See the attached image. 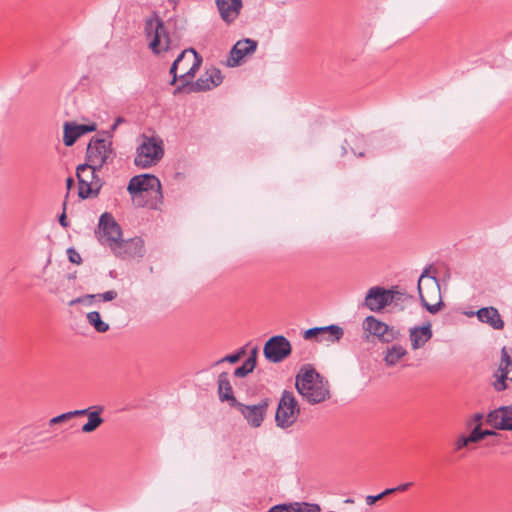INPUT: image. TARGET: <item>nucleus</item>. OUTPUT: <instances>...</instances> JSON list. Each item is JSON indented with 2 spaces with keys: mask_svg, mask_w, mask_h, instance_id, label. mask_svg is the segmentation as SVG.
Returning a JSON list of instances; mask_svg holds the SVG:
<instances>
[{
  "mask_svg": "<svg viewBox=\"0 0 512 512\" xmlns=\"http://www.w3.org/2000/svg\"><path fill=\"white\" fill-rule=\"evenodd\" d=\"M180 90H181V88H180V87H179V88H177V89L175 90V93H177V92H178V91H180Z\"/></svg>",
  "mask_w": 512,
  "mask_h": 512,
  "instance_id": "nucleus-52",
  "label": "nucleus"
},
{
  "mask_svg": "<svg viewBox=\"0 0 512 512\" xmlns=\"http://www.w3.org/2000/svg\"><path fill=\"white\" fill-rule=\"evenodd\" d=\"M470 444V441L468 440V436L461 435L455 442H454V448L456 451H459L463 449L464 447L468 446Z\"/></svg>",
  "mask_w": 512,
  "mask_h": 512,
  "instance_id": "nucleus-36",
  "label": "nucleus"
},
{
  "mask_svg": "<svg viewBox=\"0 0 512 512\" xmlns=\"http://www.w3.org/2000/svg\"><path fill=\"white\" fill-rule=\"evenodd\" d=\"M494 387L497 391L506 389V380L512 381V361L505 347L501 350V362L495 374Z\"/></svg>",
  "mask_w": 512,
  "mask_h": 512,
  "instance_id": "nucleus-19",
  "label": "nucleus"
},
{
  "mask_svg": "<svg viewBox=\"0 0 512 512\" xmlns=\"http://www.w3.org/2000/svg\"><path fill=\"white\" fill-rule=\"evenodd\" d=\"M185 64H181L179 66V69L182 71V73L186 72L190 67L191 64H188V62H184Z\"/></svg>",
  "mask_w": 512,
  "mask_h": 512,
  "instance_id": "nucleus-43",
  "label": "nucleus"
},
{
  "mask_svg": "<svg viewBox=\"0 0 512 512\" xmlns=\"http://www.w3.org/2000/svg\"><path fill=\"white\" fill-rule=\"evenodd\" d=\"M291 350L289 340L282 335H276L266 341L263 353L270 362L279 363L291 354Z\"/></svg>",
  "mask_w": 512,
  "mask_h": 512,
  "instance_id": "nucleus-12",
  "label": "nucleus"
},
{
  "mask_svg": "<svg viewBox=\"0 0 512 512\" xmlns=\"http://www.w3.org/2000/svg\"><path fill=\"white\" fill-rule=\"evenodd\" d=\"M267 512H321V508L318 504L314 503L293 502L275 505Z\"/></svg>",
  "mask_w": 512,
  "mask_h": 512,
  "instance_id": "nucleus-25",
  "label": "nucleus"
},
{
  "mask_svg": "<svg viewBox=\"0 0 512 512\" xmlns=\"http://www.w3.org/2000/svg\"><path fill=\"white\" fill-rule=\"evenodd\" d=\"M97 408H98V411L90 410V412L87 414L88 421L81 428V431L83 433H91V432L95 431L103 423L104 420L100 416V412L103 410V408L102 407H97Z\"/></svg>",
  "mask_w": 512,
  "mask_h": 512,
  "instance_id": "nucleus-27",
  "label": "nucleus"
},
{
  "mask_svg": "<svg viewBox=\"0 0 512 512\" xmlns=\"http://www.w3.org/2000/svg\"><path fill=\"white\" fill-rule=\"evenodd\" d=\"M127 190L135 201L138 197L149 195L155 200L162 199L160 180L151 174H141L134 176L128 183Z\"/></svg>",
  "mask_w": 512,
  "mask_h": 512,
  "instance_id": "nucleus-8",
  "label": "nucleus"
},
{
  "mask_svg": "<svg viewBox=\"0 0 512 512\" xmlns=\"http://www.w3.org/2000/svg\"><path fill=\"white\" fill-rule=\"evenodd\" d=\"M70 414L69 412H65L63 414H60L58 416H55L53 418H51L49 420V425L52 426V425H55V424H59V423H62L64 421H67V420H70Z\"/></svg>",
  "mask_w": 512,
  "mask_h": 512,
  "instance_id": "nucleus-37",
  "label": "nucleus"
},
{
  "mask_svg": "<svg viewBox=\"0 0 512 512\" xmlns=\"http://www.w3.org/2000/svg\"><path fill=\"white\" fill-rule=\"evenodd\" d=\"M66 207V203H64V208ZM59 223L62 227L66 228L68 227V222H67V218H66V213H65V210L63 211V213L59 216Z\"/></svg>",
  "mask_w": 512,
  "mask_h": 512,
  "instance_id": "nucleus-42",
  "label": "nucleus"
},
{
  "mask_svg": "<svg viewBox=\"0 0 512 512\" xmlns=\"http://www.w3.org/2000/svg\"><path fill=\"white\" fill-rule=\"evenodd\" d=\"M297 392L308 403H322L331 397L329 382L310 364L304 365L295 379Z\"/></svg>",
  "mask_w": 512,
  "mask_h": 512,
  "instance_id": "nucleus-1",
  "label": "nucleus"
},
{
  "mask_svg": "<svg viewBox=\"0 0 512 512\" xmlns=\"http://www.w3.org/2000/svg\"><path fill=\"white\" fill-rule=\"evenodd\" d=\"M257 45V41L249 38L237 41L230 51L227 66H239L246 56L252 55L256 51Z\"/></svg>",
  "mask_w": 512,
  "mask_h": 512,
  "instance_id": "nucleus-17",
  "label": "nucleus"
},
{
  "mask_svg": "<svg viewBox=\"0 0 512 512\" xmlns=\"http://www.w3.org/2000/svg\"><path fill=\"white\" fill-rule=\"evenodd\" d=\"M406 354L407 351L403 346L394 344L387 348L384 361L387 366H395Z\"/></svg>",
  "mask_w": 512,
  "mask_h": 512,
  "instance_id": "nucleus-26",
  "label": "nucleus"
},
{
  "mask_svg": "<svg viewBox=\"0 0 512 512\" xmlns=\"http://www.w3.org/2000/svg\"><path fill=\"white\" fill-rule=\"evenodd\" d=\"M145 33L150 38L149 47L154 53L159 54L169 50L170 38L164 22L158 16L145 21Z\"/></svg>",
  "mask_w": 512,
  "mask_h": 512,
  "instance_id": "nucleus-9",
  "label": "nucleus"
},
{
  "mask_svg": "<svg viewBox=\"0 0 512 512\" xmlns=\"http://www.w3.org/2000/svg\"><path fill=\"white\" fill-rule=\"evenodd\" d=\"M221 19L232 23L239 16L243 7L242 0H215Z\"/></svg>",
  "mask_w": 512,
  "mask_h": 512,
  "instance_id": "nucleus-21",
  "label": "nucleus"
},
{
  "mask_svg": "<svg viewBox=\"0 0 512 512\" xmlns=\"http://www.w3.org/2000/svg\"><path fill=\"white\" fill-rule=\"evenodd\" d=\"M90 410H91V408L69 411L70 418L72 419L73 417L81 416V415H86L87 416V414L90 412Z\"/></svg>",
  "mask_w": 512,
  "mask_h": 512,
  "instance_id": "nucleus-40",
  "label": "nucleus"
},
{
  "mask_svg": "<svg viewBox=\"0 0 512 512\" xmlns=\"http://www.w3.org/2000/svg\"><path fill=\"white\" fill-rule=\"evenodd\" d=\"M257 354H258V349H257V347H254L251 350L250 355H249V357L246 360H252L253 361V365L256 366Z\"/></svg>",
  "mask_w": 512,
  "mask_h": 512,
  "instance_id": "nucleus-41",
  "label": "nucleus"
},
{
  "mask_svg": "<svg viewBox=\"0 0 512 512\" xmlns=\"http://www.w3.org/2000/svg\"><path fill=\"white\" fill-rule=\"evenodd\" d=\"M96 130L95 124H76L66 122L64 124L63 142L66 146H72L79 137Z\"/></svg>",
  "mask_w": 512,
  "mask_h": 512,
  "instance_id": "nucleus-20",
  "label": "nucleus"
},
{
  "mask_svg": "<svg viewBox=\"0 0 512 512\" xmlns=\"http://www.w3.org/2000/svg\"><path fill=\"white\" fill-rule=\"evenodd\" d=\"M202 63V58L193 49H186L182 51L170 68L172 75L171 84L174 85L177 78L182 81L183 85H188L191 78L194 77Z\"/></svg>",
  "mask_w": 512,
  "mask_h": 512,
  "instance_id": "nucleus-2",
  "label": "nucleus"
},
{
  "mask_svg": "<svg viewBox=\"0 0 512 512\" xmlns=\"http://www.w3.org/2000/svg\"><path fill=\"white\" fill-rule=\"evenodd\" d=\"M482 419H483V414H481V413H476V414L474 415V420H475L476 422H480Z\"/></svg>",
  "mask_w": 512,
  "mask_h": 512,
  "instance_id": "nucleus-46",
  "label": "nucleus"
},
{
  "mask_svg": "<svg viewBox=\"0 0 512 512\" xmlns=\"http://www.w3.org/2000/svg\"><path fill=\"white\" fill-rule=\"evenodd\" d=\"M223 81V76L220 69L211 67L207 69L195 82L190 83L189 92H200L211 90Z\"/></svg>",
  "mask_w": 512,
  "mask_h": 512,
  "instance_id": "nucleus-16",
  "label": "nucleus"
},
{
  "mask_svg": "<svg viewBox=\"0 0 512 512\" xmlns=\"http://www.w3.org/2000/svg\"><path fill=\"white\" fill-rule=\"evenodd\" d=\"M322 330H323V333L320 338V341L326 340V341H330V342H337L344 335L343 328L336 324H332L329 326H323Z\"/></svg>",
  "mask_w": 512,
  "mask_h": 512,
  "instance_id": "nucleus-28",
  "label": "nucleus"
},
{
  "mask_svg": "<svg viewBox=\"0 0 512 512\" xmlns=\"http://www.w3.org/2000/svg\"><path fill=\"white\" fill-rule=\"evenodd\" d=\"M390 495V492L386 491V489L384 491H382L381 493L377 494V495H368L366 496L365 498V501H366V504L371 506L373 504H375L377 501L381 500L382 498H384L385 496H388Z\"/></svg>",
  "mask_w": 512,
  "mask_h": 512,
  "instance_id": "nucleus-34",
  "label": "nucleus"
},
{
  "mask_svg": "<svg viewBox=\"0 0 512 512\" xmlns=\"http://www.w3.org/2000/svg\"><path fill=\"white\" fill-rule=\"evenodd\" d=\"M235 354H239V359L245 354V348L242 347Z\"/></svg>",
  "mask_w": 512,
  "mask_h": 512,
  "instance_id": "nucleus-47",
  "label": "nucleus"
},
{
  "mask_svg": "<svg viewBox=\"0 0 512 512\" xmlns=\"http://www.w3.org/2000/svg\"><path fill=\"white\" fill-rule=\"evenodd\" d=\"M255 366L253 365L252 360H246L240 367H237L234 371V375L238 378H243L247 376L254 370Z\"/></svg>",
  "mask_w": 512,
  "mask_h": 512,
  "instance_id": "nucleus-30",
  "label": "nucleus"
},
{
  "mask_svg": "<svg viewBox=\"0 0 512 512\" xmlns=\"http://www.w3.org/2000/svg\"><path fill=\"white\" fill-rule=\"evenodd\" d=\"M475 314L480 322L488 324L495 330L504 328V321L495 307H483Z\"/></svg>",
  "mask_w": 512,
  "mask_h": 512,
  "instance_id": "nucleus-23",
  "label": "nucleus"
},
{
  "mask_svg": "<svg viewBox=\"0 0 512 512\" xmlns=\"http://www.w3.org/2000/svg\"><path fill=\"white\" fill-rule=\"evenodd\" d=\"M329 512H334V511H329Z\"/></svg>",
  "mask_w": 512,
  "mask_h": 512,
  "instance_id": "nucleus-53",
  "label": "nucleus"
},
{
  "mask_svg": "<svg viewBox=\"0 0 512 512\" xmlns=\"http://www.w3.org/2000/svg\"><path fill=\"white\" fill-rule=\"evenodd\" d=\"M115 156L110 136L107 138L93 137L87 146L86 163L101 169L104 165L111 163Z\"/></svg>",
  "mask_w": 512,
  "mask_h": 512,
  "instance_id": "nucleus-6",
  "label": "nucleus"
},
{
  "mask_svg": "<svg viewBox=\"0 0 512 512\" xmlns=\"http://www.w3.org/2000/svg\"><path fill=\"white\" fill-rule=\"evenodd\" d=\"M300 415V406L291 391L284 390L278 401L275 423L278 428H291L298 420Z\"/></svg>",
  "mask_w": 512,
  "mask_h": 512,
  "instance_id": "nucleus-5",
  "label": "nucleus"
},
{
  "mask_svg": "<svg viewBox=\"0 0 512 512\" xmlns=\"http://www.w3.org/2000/svg\"><path fill=\"white\" fill-rule=\"evenodd\" d=\"M96 297L102 299L103 301H112L117 297V292L114 290H109L97 295H87L85 296V299H94Z\"/></svg>",
  "mask_w": 512,
  "mask_h": 512,
  "instance_id": "nucleus-32",
  "label": "nucleus"
},
{
  "mask_svg": "<svg viewBox=\"0 0 512 512\" xmlns=\"http://www.w3.org/2000/svg\"><path fill=\"white\" fill-rule=\"evenodd\" d=\"M88 323L94 327L99 333H104L109 330V325L101 319L100 313L92 311L87 314Z\"/></svg>",
  "mask_w": 512,
  "mask_h": 512,
  "instance_id": "nucleus-29",
  "label": "nucleus"
},
{
  "mask_svg": "<svg viewBox=\"0 0 512 512\" xmlns=\"http://www.w3.org/2000/svg\"><path fill=\"white\" fill-rule=\"evenodd\" d=\"M100 168H94L88 163L80 164L76 170L78 179V195L82 199L96 197L103 185V181L96 174Z\"/></svg>",
  "mask_w": 512,
  "mask_h": 512,
  "instance_id": "nucleus-7",
  "label": "nucleus"
},
{
  "mask_svg": "<svg viewBox=\"0 0 512 512\" xmlns=\"http://www.w3.org/2000/svg\"><path fill=\"white\" fill-rule=\"evenodd\" d=\"M482 439H484L483 438V434H482V429L480 428V425H477L471 431L470 435H468V440L470 441V443H476V442H479Z\"/></svg>",
  "mask_w": 512,
  "mask_h": 512,
  "instance_id": "nucleus-33",
  "label": "nucleus"
},
{
  "mask_svg": "<svg viewBox=\"0 0 512 512\" xmlns=\"http://www.w3.org/2000/svg\"><path fill=\"white\" fill-rule=\"evenodd\" d=\"M100 243L112 250L119 244L122 239L121 226L115 221L110 213H103L100 216L98 230L96 232Z\"/></svg>",
  "mask_w": 512,
  "mask_h": 512,
  "instance_id": "nucleus-10",
  "label": "nucleus"
},
{
  "mask_svg": "<svg viewBox=\"0 0 512 512\" xmlns=\"http://www.w3.org/2000/svg\"><path fill=\"white\" fill-rule=\"evenodd\" d=\"M239 361V354H231V355H227L221 359H219L215 365H219L221 363H224V362H229V363H236Z\"/></svg>",
  "mask_w": 512,
  "mask_h": 512,
  "instance_id": "nucleus-39",
  "label": "nucleus"
},
{
  "mask_svg": "<svg viewBox=\"0 0 512 512\" xmlns=\"http://www.w3.org/2000/svg\"><path fill=\"white\" fill-rule=\"evenodd\" d=\"M418 292L422 305L432 314H436L443 306L440 286L436 277L429 276L425 269L418 280Z\"/></svg>",
  "mask_w": 512,
  "mask_h": 512,
  "instance_id": "nucleus-4",
  "label": "nucleus"
},
{
  "mask_svg": "<svg viewBox=\"0 0 512 512\" xmlns=\"http://www.w3.org/2000/svg\"><path fill=\"white\" fill-rule=\"evenodd\" d=\"M353 502H354L353 499H346L345 500V503H353Z\"/></svg>",
  "mask_w": 512,
  "mask_h": 512,
  "instance_id": "nucleus-50",
  "label": "nucleus"
},
{
  "mask_svg": "<svg viewBox=\"0 0 512 512\" xmlns=\"http://www.w3.org/2000/svg\"><path fill=\"white\" fill-rule=\"evenodd\" d=\"M396 294L399 293L394 290L379 286L371 287L366 294L364 305L371 311H381L394 301Z\"/></svg>",
  "mask_w": 512,
  "mask_h": 512,
  "instance_id": "nucleus-13",
  "label": "nucleus"
},
{
  "mask_svg": "<svg viewBox=\"0 0 512 512\" xmlns=\"http://www.w3.org/2000/svg\"><path fill=\"white\" fill-rule=\"evenodd\" d=\"M164 156L163 140L159 137L141 135L136 149L134 164L140 168L156 165Z\"/></svg>",
  "mask_w": 512,
  "mask_h": 512,
  "instance_id": "nucleus-3",
  "label": "nucleus"
},
{
  "mask_svg": "<svg viewBox=\"0 0 512 512\" xmlns=\"http://www.w3.org/2000/svg\"><path fill=\"white\" fill-rule=\"evenodd\" d=\"M115 257L120 259L141 258L145 254L144 241L140 237L121 239L117 248L112 250Z\"/></svg>",
  "mask_w": 512,
  "mask_h": 512,
  "instance_id": "nucleus-15",
  "label": "nucleus"
},
{
  "mask_svg": "<svg viewBox=\"0 0 512 512\" xmlns=\"http://www.w3.org/2000/svg\"><path fill=\"white\" fill-rule=\"evenodd\" d=\"M80 302H82V299H81V298H77V299L72 300V301L70 302V305H74V304H76V303H80Z\"/></svg>",
  "mask_w": 512,
  "mask_h": 512,
  "instance_id": "nucleus-48",
  "label": "nucleus"
},
{
  "mask_svg": "<svg viewBox=\"0 0 512 512\" xmlns=\"http://www.w3.org/2000/svg\"><path fill=\"white\" fill-rule=\"evenodd\" d=\"M482 434L483 438H485L486 436L496 435V432L492 430H482Z\"/></svg>",
  "mask_w": 512,
  "mask_h": 512,
  "instance_id": "nucleus-44",
  "label": "nucleus"
},
{
  "mask_svg": "<svg viewBox=\"0 0 512 512\" xmlns=\"http://www.w3.org/2000/svg\"><path fill=\"white\" fill-rule=\"evenodd\" d=\"M217 393L221 402H228L234 408L240 401H238L233 392V388L227 372H222L217 378Z\"/></svg>",
  "mask_w": 512,
  "mask_h": 512,
  "instance_id": "nucleus-22",
  "label": "nucleus"
},
{
  "mask_svg": "<svg viewBox=\"0 0 512 512\" xmlns=\"http://www.w3.org/2000/svg\"><path fill=\"white\" fill-rule=\"evenodd\" d=\"M363 329L370 335L378 338L383 343H390L398 336V332L393 327L376 319L374 316H368L363 322Z\"/></svg>",
  "mask_w": 512,
  "mask_h": 512,
  "instance_id": "nucleus-14",
  "label": "nucleus"
},
{
  "mask_svg": "<svg viewBox=\"0 0 512 512\" xmlns=\"http://www.w3.org/2000/svg\"><path fill=\"white\" fill-rule=\"evenodd\" d=\"M322 333H323L322 327H313L304 332L303 338L305 340H310L312 338H315L316 340L320 341Z\"/></svg>",
  "mask_w": 512,
  "mask_h": 512,
  "instance_id": "nucleus-31",
  "label": "nucleus"
},
{
  "mask_svg": "<svg viewBox=\"0 0 512 512\" xmlns=\"http://www.w3.org/2000/svg\"><path fill=\"white\" fill-rule=\"evenodd\" d=\"M271 405V399L262 398L256 404H244L239 402L234 408L241 414L248 426L251 428H259L262 426L268 409Z\"/></svg>",
  "mask_w": 512,
  "mask_h": 512,
  "instance_id": "nucleus-11",
  "label": "nucleus"
},
{
  "mask_svg": "<svg viewBox=\"0 0 512 512\" xmlns=\"http://www.w3.org/2000/svg\"><path fill=\"white\" fill-rule=\"evenodd\" d=\"M67 255H68L69 261L74 264H80L82 262V258L80 256V254L74 248L67 249Z\"/></svg>",
  "mask_w": 512,
  "mask_h": 512,
  "instance_id": "nucleus-35",
  "label": "nucleus"
},
{
  "mask_svg": "<svg viewBox=\"0 0 512 512\" xmlns=\"http://www.w3.org/2000/svg\"><path fill=\"white\" fill-rule=\"evenodd\" d=\"M73 183H74V181H73V179H72V178H70V177H69V178H67V180H66V186H67L68 190H69V189H71V187H72Z\"/></svg>",
  "mask_w": 512,
  "mask_h": 512,
  "instance_id": "nucleus-45",
  "label": "nucleus"
},
{
  "mask_svg": "<svg viewBox=\"0 0 512 512\" xmlns=\"http://www.w3.org/2000/svg\"><path fill=\"white\" fill-rule=\"evenodd\" d=\"M486 422L499 430H512V406H502L491 411Z\"/></svg>",
  "mask_w": 512,
  "mask_h": 512,
  "instance_id": "nucleus-18",
  "label": "nucleus"
},
{
  "mask_svg": "<svg viewBox=\"0 0 512 512\" xmlns=\"http://www.w3.org/2000/svg\"><path fill=\"white\" fill-rule=\"evenodd\" d=\"M409 338L413 350L422 348L432 338L431 325L428 323L422 327L411 328Z\"/></svg>",
  "mask_w": 512,
  "mask_h": 512,
  "instance_id": "nucleus-24",
  "label": "nucleus"
},
{
  "mask_svg": "<svg viewBox=\"0 0 512 512\" xmlns=\"http://www.w3.org/2000/svg\"><path fill=\"white\" fill-rule=\"evenodd\" d=\"M413 485L412 482L401 483L397 487L387 488L386 491L390 492V495L395 492H405Z\"/></svg>",
  "mask_w": 512,
  "mask_h": 512,
  "instance_id": "nucleus-38",
  "label": "nucleus"
},
{
  "mask_svg": "<svg viewBox=\"0 0 512 512\" xmlns=\"http://www.w3.org/2000/svg\"><path fill=\"white\" fill-rule=\"evenodd\" d=\"M117 128V123H114V125L112 126V130H115Z\"/></svg>",
  "mask_w": 512,
  "mask_h": 512,
  "instance_id": "nucleus-51",
  "label": "nucleus"
},
{
  "mask_svg": "<svg viewBox=\"0 0 512 512\" xmlns=\"http://www.w3.org/2000/svg\"><path fill=\"white\" fill-rule=\"evenodd\" d=\"M122 121H123V120H122V118H117L115 123H117V125H118V124H120V122H122Z\"/></svg>",
  "mask_w": 512,
  "mask_h": 512,
  "instance_id": "nucleus-49",
  "label": "nucleus"
}]
</instances>
